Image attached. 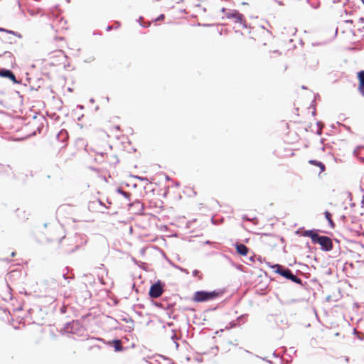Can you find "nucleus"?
I'll use <instances>...</instances> for the list:
<instances>
[{"mask_svg": "<svg viewBox=\"0 0 364 364\" xmlns=\"http://www.w3.org/2000/svg\"><path fill=\"white\" fill-rule=\"evenodd\" d=\"M114 348L115 351H120L122 349V346L121 345V342L119 340H116L114 341Z\"/></svg>", "mask_w": 364, "mask_h": 364, "instance_id": "f8f14e48", "label": "nucleus"}, {"mask_svg": "<svg viewBox=\"0 0 364 364\" xmlns=\"http://www.w3.org/2000/svg\"><path fill=\"white\" fill-rule=\"evenodd\" d=\"M272 268L274 269L275 272L281 274L287 279L291 280L295 283H300L301 280L296 275L293 274L291 270L289 269H284L279 264H275L272 266Z\"/></svg>", "mask_w": 364, "mask_h": 364, "instance_id": "f03ea898", "label": "nucleus"}, {"mask_svg": "<svg viewBox=\"0 0 364 364\" xmlns=\"http://www.w3.org/2000/svg\"><path fill=\"white\" fill-rule=\"evenodd\" d=\"M362 1V3L364 4V0H360Z\"/></svg>", "mask_w": 364, "mask_h": 364, "instance_id": "b1692460", "label": "nucleus"}, {"mask_svg": "<svg viewBox=\"0 0 364 364\" xmlns=\"http://www.w3.org/2000/svg\"><path fill=\"white\" fill-rule=\"evenodd\" d=\"M111 28H112V27H111V26H107V31H109V30H111Z\"/></svg>", "mask_w": 364, "mask_h": 364, "instance_id": "412c9836", "label": "nucleus"}, {"mask_svg": "<svg viewBox=\"0 0 364 364\" xmlns=\"http://www.w3.org/2000/svg\"><path fill=\"white\" fill-rule=\"evenodd\" d=\"M198 270H195V271H193V275H194V276H196V275L198 274Z\"/></svg>", "mask_w": 364, "mask_h": 364, "instance_id": "6ab92c4d", "label": "nucleus"}, {"mask_svg": "<svg viewBox=\"0 0 364 364\" xmlns=\"http://www.w3.org/2000/svg\"><path fill=\"white\" fill-rule=\"evenodd\" d=\"M163 290L159 284H153L149 290V295L152 298H157L162 294Z\"/></svg>", "mask_w": 364, "mask_h": 364, "instance_id": "423d86ee", "label": "nucleus"}, {"mask_svg": "<svg viewBox=\"0 0 364 364\" xmlns=\"http://www.w3.org/2000/svg\"><path fill=\"white\" fill-rule=\"evenodd\" d=\"M324 215H325V218H326V220H328L330 226L331 228H333L334 227V223L333 221L331 219V214L328 212V211H326L324 213Z\"/></svg>", "mask_w": 364, "mask_h": 364, "instance_id": "9b49d317", "label": "nucleus"}, {"mask_svg": "<svg viewBox=\"0 0 364 364\" xmlns=\"http://www.w3.org/2000/svg\"><path fill=\"white\" fill-rule=\"evenodd\" d=\"M218 295V293L213 291L210 292L207 291H196L194 294L193 299L197 302L206 301L215 299Z\"/></svg>", "mask_w": 364, "mask_h": 364, "instance_id": "7ed1b4c3", "label": "nucleus"}, {"mask_svg": "<svg viewBox=\"0 0 364 364\" xmlns=\"http://www.w3.org/2000/svg\"><path fill=\"white\" fill-rule=\"evenodd\" d=\"M65 331L77 336L82 337L85 336V330L77 321H73L66 325Z\"/></svg>", "mask_w": 364, "mask_h": 364, "instance_id": "f257e3e1", "label": "nucleus"}, {"mask_svg": "<svg viewBox=\"0 0 364 364\" xmlns=\"http://www.w3.org/2000/svg\"><path fill=\"white\" fill-rule=\"evenodd\" d=\"M0 31H5V32H7V33H9L14 34V35H15V36H18V38H20V37H21V35H20V34H18L17 33H15V32H14V31H9V30H6V29H4V28H0Z\"/></svg>", "mask_w": 364, "mask_h": 364, "instance_id": "2eb2a0df", "label": "nucleus"}, {"mask_svg": "<svg viewBox=\"0 0 364 364\" xmlns=\"http://www.w3.org/2000/svg\"><path fill=\"white\" fill-rule=\"evenodd\" d=\"M164 18V14H161V15H160V16H159V17L158 18V20H161V19H163Z\"/></svg>", "mask_w": 364, "mask_h": 364, "instance_id": "a211bd4d", "label": "nucleus"}, {"mask_svg": "<svg viewBox=\"0 0 364 364\" xmlns=\"http://www.w3.org/2000/svg\"><path fill=\"white\" fill-rule=\"evenodd\" d=\"M237 252L241 255H246L248 252V248L243 244H236Z\"/></svg>", "mask_w": 364, "mask_h": 364, "instance_id": "6e6552de", "label": "nucleus"}, {"mask_svg": "<svg viewBox=\"0 0 364 364\" xmlns=\"http://www.w3.org/2000/svg\"><path fill=\"white\" fill-rule=\"evenodd\" d=\"M226 17L232 19L234 22L242 25L244 28L247 27L243 15L236 10H231L226 13Z\"/></svg>", "mask_w": 364, "mask_h": 364, "instance_id": "20e7f679", "label": "nucleus"}, {"mask_svg": "<svg viewBox=\"0 0 364 364\" xmlns=\"http://www.w3.org/2000/svg\"><path fill=\"white\" fill-rule=\"evenodd\" d=\"M360 149V146H358L355 150H354V154L355 155H357L358 154V152Z\"/></svg>", "mask_w": 364, "mask_h": 364, "instance_id": "f3484780", "label": "nucleus"}, {"mask_svg": "<svg viewBox=\"0 0 364 364\" xmlns=\"http://www.w3.org/2000/svg\"><path fill=\"white\" fill-rule=\"evenodd\" d=\"M309 162L311 164H315V165L319 166L320 168H321V171H324L325 166L321 162L317 161H315V160H311Z\"/></svg>", "mask_w": 364, "mask_h": 364, "instance_id": "ddd939ff", "label": "nucleus"}, {"mask_svg": "<svg viewBox=\"0 0 364 364\" xmlns=\"http://www.w3.org/2000/svg\"><path fill=\"white\" fill-rule=\"evenodd\" d=\"M230 328H232V327H234L235 326V323H230Z\"/></svg>", "mask_w": 364, "mask_h": 364, "instance_id": "aec40b11", "label": "nucleus"}, {"mask_svg": "<svg viewBox=\"0 0 364 364\" xmlns=\"http://www.w3.org/2000/svg\"><path fill=\"white\" fill-rule=\"evenodd\" d=\"M64 134V132L63 131H61L60 133H59V135H63Z\"/></svg>", "mask_w": 364, "mask_h": 364, "instance_id": "4be33fe9", "label": "nucleus"}, {"mask_svg": "<svg viewBox=\"0 0 364 364\" xmlns=\"http://www.w3.org/2000/svg\"><path fill=\"white\" fill-rule=\"evenodd\" d=\"M0 76L4 77H8L11 80H12L14 83H19V82L16 80L14 73L9 70H6V69L1 70Z\"/></svg>", "mask_w": 364, "mask_h": 364, "instance_id": "0eeeda50", "label": "nucleus"}, {"mask_svg": "<svg viewBox=\"0 0 364 364\" xmlns=\"http://www.w3.org/2000/svg\"><path fill=\"white\" fill-rule=\"evenodd\" d=\"M303 235H304V236L311 237L313 243L315 242L316 238L318 236V235L317 233H315L313 230H306V231H304Z\"/></svg>", "mask_w": 364, "mask_h": 364, "instance_id": "9d476101", "label": "nucleus"}, {"mask_svg": "<svg viewBox=\"0 0 364 364\" xmlns=\"http://www.w3.org/2000/svg\"><path fill=\"white\" fill-rule=\"evenodd\" d=\"M362 93V95L364 96V90L360 92Z\"/></svg>", "mask_w": 364, "mask_h": 364, "instance_id": "5701e85b", "label": "nucleus"}, {"mask_svg": "<svg viewBox=\"0 0 364 364\" xmlns=\"http://www.w3.org/2000/svg\"><path fill=\"white\" fill-rule=\"evenodd\" d=\"M117 192L122 194L124 198L129 200L130 194L129 193L125 192L120 188L117 189Z\"/></svg>", "mask_w": 364, "mask_h": 364, "instance_id": "4468645a", "label": "nucleus"}, {"mask_svg": "<svg viewBox=\"0 0 364 364\" xmlns=\"http://www.w3.org/2000/svg\"><path fill=\"white\" fill-rule=\"evenodd\" d=\"M171 338L173 341V342H174V343L176 345V347L177 348L178 347V343L176 341V335L175 332H173V334L171 335Z\"/></svg>", "mask_w": 364, "mask_h": 364, "instance_id": "dca6fc26", "label": "nucleus"}, {"mask_svg": "<svg viewBox=\"0 0 364 364\" xmlns=\"http://www.w3.org/2000/svg\"><path fill=\"white\" fill-rule=\"evenodd\" d=\"M319 244L321 245V248L323 251H330L332 247V241L331 240L327 237V236H320L318 235L316 238L314 244Z\"/></svg>", "mask_w": 364, "mask_h": 364, "instance_id": "39448f33", "label": "nucleus"}, {"mask_svg": "<svg viewBox=\"0 0 364 364\" xmlns=\"http://www.w3.org/2000/svg\"><path fill=\"white\" fill-rule=\"evenodd\" d=\"M358 78L359 80L358 89L362 92L364 90V70L358 73Z\"/></svg>", "mask_w": 364, "mask_h": 364, "instance_id": "1a4fd4ad", "label": "nucleus"}]
</instances>
